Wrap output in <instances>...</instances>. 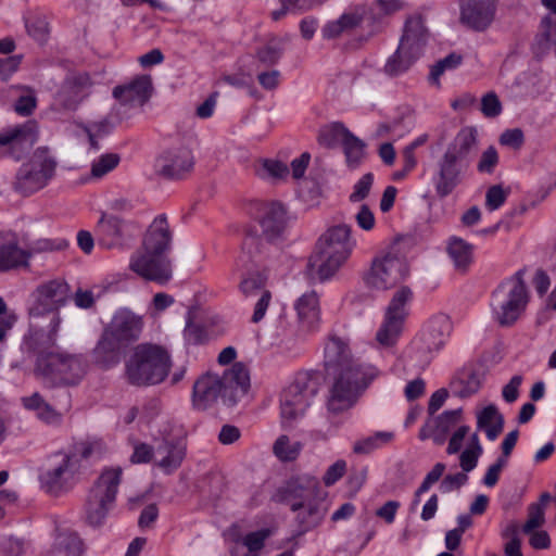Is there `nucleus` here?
Returning a JSON list of instances; mask_svg holds the SVG:
<instances>
[{"label":"nucleus","mask_w":556,"mask_h":556,"mask_svg":"<svg viewBox=\"0 0 556 556\" xmlns=\"http://www.w3.org/2000/svg\"><path fill=\"white\" fill-rule=\"evenodd\" d=\"M22 404L25 409L35 412L36 417L46 425L59 426L63 420L62 413L50 405L39 392L22 397Z\"/></svg>","instance_id":"30"},{"label":"nucleus","mask_w":556,"mask_h":556,"mask_svg":"<svg viewBox=\"0 0 556 556\" xmlns=\"http://www.w3.org/2000/svg\"><path fill=\"white\" fill-rule=\"evenodd\" d=\"M261 164L260 175L264 178L278 181L285 180L290 174L288 165L279 160L265 159Z\"/></svg>","instance_id":"43"},{"label":"nucleus","mask_w":556,"mask_h":556,"mask_svg":"<svg viewBox=\"0 0 556 556\" xmlns=\"http://www.w3.org/2000/svg\"><path fill=\"white\" fill-rule=\"evenodd\" d=\"M414 244V238L410 235H397L390 244V251L384 255V263H395L401 278H404L408 268L404 262V255Z\"/></svg>","instance_id":"33"},{"label":"nucleus","mask_w":556,"mask_h":556,"mask_svg":"<svg viewBox=\"0 0 556 556\" xmlns=\"http://www.w3.org/2000/svg\"><path fill=\"white\" fill-rule=\"evenodd\" d=\"M363 12L359 9H355L343 13L338 18V22L340 23L342 30L346 33L357 27L363 22Z\"/></svg>","instance_id":"61"},{"label":"nucleus","mask_w":556,"mask_h":556,"mask_svg":"<svg viewBox=\"0 0 556 556\" xmlns=\"http://www.w3.org/2000/svg\"><path fill=\"white\" fill-rule=\"evenodd\" d=\"M482 453L480 443H477V450H465L459 457L460 467L465 472H469L476 468L478 458Z\"/></svg>","instance_id":"63"},{"label":"nucleus","mask_w":556,"mask_h":556,"mask_svg":"<svg viewBox=\"0 0 556 556\" xmlns=\"http://www.w3.org/2000/svg\"><path fill=\"white\" fill-rule=\"evenodd\" d=\"M525 142L523 131L520 128L507 129L500 137V143L514 149H520Z\"/></svg>","instance_id":"59"},{"label":"nucleus","mask_w":556,"mask_h":556,"mask_svg":"<svg viewBox=\"0 0 556 556\" xmlns=\"http://www.w3.org/2000/svg\"><path fill=\"white\" fill-rule=\"evenodd\" d=\"M67 247H68V241L66 239L40 238V239L29 242L26 245L25 250H26V253L29 254V260H30L35 254L63 251Z\"/></svg>","instance_id":"41"},{"label":"nucleus","mask_w":556,"mask_h":556,"mask_svg":"<svg viewBox=\"0 0 556 556\" xmlns=\"http://www.w3.org/2000/svg\"><path fill=\"white\" fill-rule=\"evenodd\" d=\"M193 155L187 147H175L164 151L155 161L159 176L177 180L182 179L193 168Z\"/></svg>","instance_id":"15"},{"label":"nucleus","mask_w":556,"mask_h":556,"mask_svg":"<svg viewBox=\"0 0 556 556\" xmlns=\"http://www.w3.org/2000/svg\"><path fill=\"white\" fill-rule=\"evenodd\" d=\"M300 328L306 332L318 329L320 324L319 299L315 291L304 293L295 303Z\"/></svg>","instance_id":"24"},{"label":"nucleus","mask_w":556,"mask_h":556,"mask_svg":"<svg viewBox=\"0 0 556 556\" xmlns=\"http://www.w3.org/2000/svg\"><path fill=\"white\" fill-rule=\"evenodd\" d=\"M268 530L250 532L242 539V543L248 548V553L257 554V552H260L264 547L265 541L268 538Z\"/></svg>","instance_id":"52"},{"label":"nucleus","mask_w":556,"mask_h":556,"mask_svg":"<svg viewBox=\"0 0 556 556\" xmlns=\"http://www.w3.org/2000/svg\"><path fill=\"white\" fill-rule=\"evenodd\" d=\"M422 54V52L400 41L395 53L389 58L384 71L392 76L406 72Z\"/></svg>","instance_id":"32"},{"label":"nucleus","mask_w":556,"mask_h":556,"mask_svg":"<svg viewBox=\"0 0 556 556\" xmlns=\"http://www.w3.org/2000/svg\"><path fill=\"white\" fill-rule=\"evenodd\" d=\"M152 89L151 77L141 75L126 85L116 86L113 89V96L122 105L137 108L149 101Z\"/></svg>","instance_id":"21"},{"label":"nucleus","mask_w":556,"mask_h":556,"mask_svg":"<svg viewBox=\"0 0 556 556\" xmlns=\"http://www.w3.org/2000/svg\"><path fill=\"white\" fill-rule=\"evenodd\" d=\"M224 396V386L220 377L206 374L199 378L193 386V402L199 408H206Z\"/></svg>","instance_id":"27"},{"label":"nucleus","mask_w":556,"mask_h":556,"mask_svg":"<svg viewBox=\"0 0 556 556\" xmlns=\"http://www.w3.org/2000/svg\"><path fill=\"white\" fill-rule=\"evenodd\" d=\"M351 131L340 122H334L320 128L318 143L325 148L332 149L346 140Z\"/></svg>","instance_id":"38"},{"label":"nucleus","mask_w":556,"mask_h":556,"mask_svg":"<svg viewBox=\"0 0 556 556\" xmlns=\"http://www.w3.org/2000/svg\"><path fill=\"white\" fill-rule=\"evenodd\" d=\"M523 275L525 270L519 269L493 292L492 307L495 319L501 326L515 324L528 305L529 293Z\"/></svg>","instance_id":"9"},{"label":"nucleus","mask_w":556,"mask_h":556,"mask_svg":"<svg viewBox=\"0 0 556 556\" xmlns=\"http://www.w3.org/2000/svg\"><path fill=\"white\" fill-rule=\"evenodd\" d=\"M472 245L467 241L453 237L448 241L447 253L457 269L465 270L472 262Z\"/></svg>","instance_id":"39"},{"label":"nucleus","mask_w":556,"mask_h":556,"mask_svg":"<svg viewBox=\"0 0 556 556\" xmlns=\"http://www.w3.org/2000/svg\"><path fill=\"white\" fill-rule=\"evenodd\" d=\"M429 38V30L425 25V18L419 13L409 15L404 24L401 42L424 52Z\"/></svg>","instance_id":"29"},{"label":"nucleus","mask_w":556,"mask_h":556,"mask_svg":"<svg viewBox=\"0 0 556 556\" xmlns=\"http://www.w3.org/2000/svg\"><path fill=\"white\" fill-rule=\"evenodd\" d=\"M258 224L262 228L261 240L268 252V243L279 239L287 225L286 208L278 202L265 203L260 208Z\"/></svg>","instance_id":"19"},{"label":"nucleus","mask_w":556,"mask_h":556,"mask_svg":"<svg viewBox=\"0 0 556 556\" xmlns=\"http://www.w3.org/2000/svg\"><path fill=\"white\" fill-rule=\"evenodd\" d=\"M493 15V0H466L462 8V21L476 30L485 29Z\"/></svg>","instance_id":"23"},{"label":"nucleus","mask_w":556,"mask_h":556,"mask_svg":"<svg viewBox=\"0 0 556 556\" xmlns=\"http://www.w3.org/2000/svg\"><path fill=\"white\" fill-rule=\"evenodd\" d=\"M153 448L149 444L139 443L135 445L134 453L130 456L132 464H146L152 459Z\"/></svg>","instance_id":"64"},{"label":"nucleus","mask_w":556,"mask_h":556,"mask_svg":"<svg viewBox=\"0 0 556 556\" xmlns=\"http://www.w3.org/2000/svg\"><path fill=\"white\" fill-rule=\"evenodd\" d=\"M544 523V506L543 504H532L529 506L528 520L523 526L526 533L532 532L534 529Z\"/></svg>","instance_id":"55"},{"label":"nucleus","mask_w":556,"mask_h":556,"mask_svg":"<svg viewBox=\"0 0 556 556\" xmlns=\"http://www.w3.org/2000/svg\"><path fill=\"white\" fill-rule=\"evenodd\" d=\"M170 242L167 218L159 215L147 229L141 249L131 256L130 269L147 280L167 282L172 277L170 261L166 255Z\"/></svg>","instance_id":"2"},{"label":"nucleus","mask_w":556,"mask_h":556,"mask_svg":"<svg viewBox=\"0 0 556 556\" xmlns=\"http://www.w3.org/2000/svg\"><path fill=\"white\" fill-rule=\"evenodd\" d=\"M382 441V433L377 432L375 435L358 440L353 445V452L358 455H367L379 448Z\"/></svg>","instance_id":"54"},{"label":"nucleus","mask_w":556,"mask_h":556,"mask_svg":"<svg viewBox=\"0 0 556 556\" xmlns=\"http://www.w3.org/2000/svg\"><path fill=\"white\" fill-rule=\"evenodd\" d=\"M26 29L38 42H45L49 35V24L45 16L33 15L26 20Z\"/></svg>","instance_id":"45"},{"label":"nucleus","mask_w":556,"mask_h":556,"mask_svg":"<svg viewBox=\"0 0 556 556\" xmlns=\"http://www.w3.org/2000/svg\"><path fill=\"white\" fill-rule=\"evenodd\" d=\"M143 325L142 316L127 308L118 309L92 350L94 363L103 369L118 365L124 350L140 338Z\"/></svg>","instance_id":"3"},{"label":"nucleus","mask_w":556,"mask_h":556,"mask_svg":"<svg viewBox=\"0 0 556 556\" xmlns=\"http://www.w3.org/2000/svg\"><path fill=\"white\" fill-rule=\"evenodd\" d=\"M129 223L123 218L102 213L97 223L96 233L99 245L105 249L122 248L125 244L128 235Z\"/></svg>","instance_id":"20"},{"label":"nucleus","mask_w":556,"mask_h":556,"mask_svg":"<svg viewBox=\"0 0 556 556\" xmlns=\"http://www.w3.org/2000/svg\"><path fill=\"white\" fill-rule=\"evenodd\" d=\"M56 165L49 149H36L30 159L18 168L14 189L24 195L41 190L53 178Z\"/></svg>","instance_id":"11"},{"label":"nucleus","mask_w":556,"mask_h":556,"mask_svg":"<svg viewBox=\"0 0 556 556\" xmlns=\"http://www.w3.org/2000/svg\"><path fill=\"white\" fill-rule=\"evenodd\" d=\"M460 160L453 154H443L439 163V178L435 185L437 193L440 197H446L460 181L462 165Z\"/></svg>","instance_id":"25"},{"label":"nucleus","mask_w":556,"mask_h":556,"mask_svg":"<svg viewBox=\"0 0 556 556\" xmlns=\"http://www.w3.org/2000/svg\"><path fill=\"white\" fill-rule=\"evenodd\" d=\"M509 194L501 185L491 186L485 194V206L489 211H495L501 207Z\"/></svg>","instance_id":"51"},{"label":"nucleus","mask_w":556,"mask_h":556,"mask_svg":"<svg viewBox=\"0 0 556 556\" xmlns=\"http://www.w3.org/2000/svg\"><path fill=\"white\" fill-rule=\"evenodd\" d=\"M38 139V126L35 121L8 127L0 131V147L8 148L9 154L20 160Z\"/></svg>","instance_id":"16"},{"label":"nucleus","mask_w":556,"mask_h":556,"mask_svg":"<svg viewBox=\"0 0 556 556\" xmlns=\"http://www.w3.org/2000/svg\"><path fill=\"white\" fill-rule=\"evenodd\" d=\"M295 513H298L295 519L303 532L316 528L325 517V510L318 496L303 504L302 508Z\"/></svg>","instance_id":"34"},{"label":"nucleus","mask_w":556,"mask_h":556,"mask_svg":"<svg viewBox=\"0 0 556 556\" xmlns=\"http://www.w3.org/2000/svg\"><path fill=\"white\" fill-rule=\"evenodd\" d=\"M265 245L258 235L248 231L242 241L241 251L236 260L235 268L241 274L240 290L251 295L263 290L266 277L261 273L266 261Z\"/></svg>","instance_id":"8"},{"label":"nucleus","mask_w":556,"mask_h":556,"mask_svg":"<svg viewBox=\"0 0 556 556\" xmlns=\"http://www.w3.org/2000/svg\"><path fill=\"white\" fill-rule=\"evenodd\" d=\"M462 55L451 53L442 60H439L432 67L429 75L430 81L440 85L439 78L446 70L456 68L462 63Z\"/></svg>","instance_id":"47"},{"label":"nucleus","mask_w":556,"mask_h":556,"mask_svg":"<svg viewBox=\"0 0 556 556\" xmlns=\"http://www.w3.org/2000/svg\"><path fill=\"white\" fill-rule=\"evenodd\" d=\"M318 390L319 375L316 371H300L295 375L280 395L281 426L285 429L292 428L305 415Z\"/></svg>","instance_id":"7"},{"label":"nucleus","mask_w":556,"mask_h":556,"mask_svg":"<svg viewBox=\"0 0 556 556\" xmlns=\"http://www.w3.org/2000/svg\"><path fill=\"white\" fill-rule=\"evenodd\" d=\"M318 481L312 477L291 479L278 490L279 502L290 506L292 511L302 508L303 504L318 496Z\"/></svg>","instance_id":"18"},{"label":"nucleus","mask_w":556,"mask_h":556,"mask_svg":"<svg viewBox=\"0 0 556 556\" xmlns=\"http://www.w3.org/2000/svg\"><path fill=\"white\" fill-rule=\"evenodd\" d=\"M364 285L368 289H379L382 283V258L376 255L370 264V267L363 274Z\"/></svg>","instance_id":"48"},{"label":"nucleus","mask_w":556,"mask_h":556,"mask_svg":"<svg viewBox=\"0 0 556 556\" xmlns=\"http://www.w3.org/2000/svg\"><path fill=\"white\" fill-rule=\"evenodd\" d=\"M374 181L372 174H365L354 186L353 192L350 194L351 202L363 201L369 193Z\"/></svg>","instance_id":"56"},{"label":"nucleus","mask_w":556,"mask_h":556,"mask_svg":"<svg viewBox=\"0 0 556 556\" xmlns=\"http://www.w3.org/2000/svg\"><path fill=\"white\" fill-rule=\"evenodd\" d=\"M122 475L121 467H109L103 469L96 480L85 504V517L88 525L98 527L103 523L115 502Z\"/></svg>","instance_id":"10"},{"label":"nucleus","mask_w":556,"mask_h":556,"mask_svg":"<svg viewBox=\"0 0 556 556\" xmlns=\"http://www.w3.org/2000/svg\"><path fill=\"white\" fill-rule=\"evenodd\" d=\"M352 229L342 224L328 228L317 240L307 269L319 281L332 278L351 256L356 245Z\"/></svg>","instance_id":"4"},{"label":"nucleus","mask_w":556,"mask_h":556,"mask_svg":"<svg viewBox=\"0 0 556 556\" xmlns=\"http://www.w3.org/2000/svg\"><path fill=\"white\" fill-rule=\"evenodd\" d=\"M224 386V396H229L232 403L243 396L250 387L248 368L242 363H235L230 369L220 377Z\"/></svg>","instance_id":"26"},{"label":"nucleus","mask_w":556,"mask_h":556,"mask_svg":"<svg viewBox=\"0 0 556 556\" xmlns=\"http://www.w3.org/2000/svg\"><path fill=\"white\" fill-rule=\"evenodd\" d=\"M302 450L300 442L290 443L288 435H280L274 443L273 452L282 462L294 460Z\"/></svg>","instance_id":"42"},{"label":"nucleus","mask_w":556,"mask_h":556,"mask_svg":"<svg viewBox=\"0 0 556 556\" xmlns=\"http://www.w3.org/2000/svg\"><path fill=\"white\" fill-rule=\"evenodd\" d=\"M498 163V154L494 147H489L483 153L478 162L477 169L480 173H493L494 168Z\"/></svg>","instance_id":"57"},{"label":"nucleus","mask_w":556,"mask_h":556,"mask_svg":"<svg viewBox=\"0 0 556 556\" xmlns=\"http://www.w3.org/2000/svg\"><path fill=\"white\" fill-rule=\"evenodd\" d=\"M72 476V456L58 452L49 458L48 466L41 471L39 480L46 492L59 494Z\"/></svg>","instance_id":"17"},{"label":"nucleus","mask_w":556,"mask_h":556,"mask_svg":"<svg viewBox=\"0 0 556 556\" xmlns=\"http://www.w3.org/2000/svg\"><path fill=\"white\" fill-rule=\"evenodd\" d=\"M413 298V291L407 286L399 288L390 299L384 313V349H393L405 328L408 316L407 303Z\"/></svg>","instance_id":"14"},{"label":"nucleus","mask_w":556,"mask_h":556,"mask_svg":"<svg viewBox=\"0 0 556 556\" xmlns=\"http://www.w3.org/2000/svg\"><path fill=\"white\" fill-rule=\"evenodd\" d=\"M172 367L166 349L153 343H140L125 363V379L131 386L146 387L163 382Z\"/></svg>","instance_id":"5"},{"label":"nucleus","mask_w":556,"mask_h":556,"mask_svg":"<svg viewBox=\"0 0 556 556\" xmlns=\"http://www.w3.org/2000/svg\"><path fill=\"white\" fill-rule=\"evenodd\" d=\"M87 371L81 355L66 352L38 351L35 376L48 387L76 386Z\"/></svg>","instance_id":"6"},{"label":"nucleus","mask_w":556,"mask_h":556,"mask_svg":"<svg viewBox=\"0 0 556 556\" xmlns=\"http://www.w3.org/2000/svg\"><path fill=\"white\" fill-rule=\"evenodd\" d=\"M118 163L119 156L117 154H103L92 163L90 174L93 178H102L104 175L113 170Z\"/></svg>","instance_id":"46"},{"label":"nucleus","mask_w":556,"mask_h":556,"mask_svg":"<svg viewBox=\"0 0 556 556\" xmlns=\"http://www.w3.org/2000/svg\"><path fill=\"white\" fill-rule=\"evenodd\" d=\"M450 329V320L446 316L432 318L426 329L419 336V340L428 352L438 351L444 343L445 333Z\"/></svg>","instance_id":"31"},{"label":"nucleus","mask_w":556,"mask_h":556,"mask_svg":"<svg viewBox=\"0 0 556 556\" xmlns=\"http://www.w3.org/2000/svg\"><path fill=\"white\" fill-rule=\"evenodd\" d=\"M477 143V130L473 127L462 128L446 149L458 160H464Z\"/></svg>","instance_id":"35"},{"label":"nucleus","mask_w":556,"mask_h":556,"mask_svg":"<svg viewBox=\"0 0 556 556\" xmlns=\"http://www.w3.org/2000/svg\"><path fill=\"white\" fill-rule=\"evenodd\" d=\"M184 337L189 344L194 345L202 344L207 339L205 327L194 323L190 316L184 330Z\"/></svg>","instance_id":"49"},{"label":"nucleus","mask_w":556,"mask_h":556,"mask_svg":"<svg viewBox=\"0 0 556 556\" xmlns=\"http://www.w3.org/2000/svg\"><path fill=\"white\" fill-rule=\"evenodd\" d=\"M478 427L486 432L490 440H495L502 432L504 426L503 416L498 413L494 405L483 408L478 415Z\"/></svg>","instance_id":"37"},{"label":"nucleus","mask_w":556,"mask_h":556,"mask_svg":"<svg viewBox=\"0 0 556 556\" xmlns=\"http://www.w3.org/2000/svg\"><path fill=\"white\" fill-rule=\"evenodd\" d=\"M325 381L328 387L327 408L339 414L351 408L361 394L378 377V368L356 357L350 342L329 336L324 349Z\"/></svg>","instance_id":"1"},{"label":"nucleus","mask_w":556,"mask_h":556,"mask_svg":"<svg viewBox=\"0 0 556 556\" xmlns=\"http://www.w3.org/2000/svg\"><path fill=\"white\" fill-rule=\"evenodd\" d=\"M481 386L479 376L472 370H463L451 382V388L455 395L468 397L475 394Z\"/></svg>","instance_id":"40"},{"label":"nucleus","mask_w":556,"mask_h":556,"mask_svg":"<svg viewBox=\"0 0 556 556\" xmlns=\"http://www.w3.org/2000/svg\"><path fill=\"white\" fill-rule=\"evenodd\" d=\"M92 80L86 72L68 73L53 94L51 110L58 113L75 112L90 96Z\"/></svg>","instance_id":"13"},{"label":"nucleus","mask_w":556,"mask_h":556,"mask_svg":"<svg viewBox=\"0 0 556 556\" xmlns=\"http://www.w3.org/2000/svg\"><path fill=\"white\" fill-rule=\"evenodd\" d=\"M462 419V409L445 410L435 419V429L442 434L447 433Z\"/></svg>","instance_id":"50"},{"label":"nucleus","mask_w":556,"mask_h":556,"mask_svg":"<svg viewBox=\"0 0 556 556\" xmlns=\"http://www.w3.org/2000/svg\"><path fill=\"white\" fill-rule=\"evenodd\" d=\"M68 294L70 287L62 280L41 283L34 292V303L29 307V316L36 318L53 314L49 332V340L52 342L61 323L59 309L66 304Z\"/></svg>","instance_id":"12"},{"label":"nucleus","mask_w":556,"mask_h":556,"mask_svg":"<svg viewBox=\"0 0 556 556\" xmlns=\"http://www.w3.org/2000/svg\"><path fill=\"white\" fill-rule=\"evenodd\" d=\"M281 48L273 45H267L257 51V59L263 64L270 66L276 64L281 58Z\"/></svg>","instance_id":"58"},{"label":"nucleus","mask_w":556,"mask_h":556,"mask_svg":"<svg viewBox=\"0 0 556 556\" xmlns=\"http://www.w3.org/2000/svg\"><path fill=\"white\" fill-rule=\"evenodd\" d=\"M346 470V463L343 459L337 460L332 464L324 475L323 481L325 485L330 486L340 480Z\"/></svg>","instance_id":"62"},{"label":"nucleus","mask_w":556,"mask_h":556,"mask_svg":"<svg viewBox=\"0 0 556 556\" xmlns=\"http://www.w3.org/2000/svg\"><path fill=\"white\" fill-rule=\"evenodd\" d=\"M156 466L169 475L180 467L186 456V444L181 440H164L156 447Z\"/></svg>","instance_id":"28"},{"label":"nucleus","mask_w":556,"mask_h":556,"mask_svg":"<svg viewBox=\"0 0 556 556\" xmlns=\"http://www.w3.org/2000/svg\"><path fill=\"white\" fill-rule=\"evenodd\" d=\"M481 112L485 117L493 118L501 114L502 103L494 92H488L481 99Z\"/></svg>","instance_id":"53"},{"label":"nucleus","mask_w":556,"mask_h":556,"mask_svg":"<svg viewBox=\"0 0 556 556\" xmlns=\"http://www.w3.org/2000/svg\"><path fill=\"white\" fill-rule=\"evenodd\" d=\"M22 56L12 55L0 59V79L8 80L13 73L17 71L21 65Z\"/></svg>","instance_id":"60"},{"label":"nucleus","mask_w":556,"mask_h":556,"mask_svg":"<svg viewBox=\"0 0 556 556\" xmlns=\"http://www.w3.org/2000/svg\"><path fill=\"white\" fill-rule=\"evenodd\" d=\"M346 162L350 166L355 167L359 164L364 155V143L356 138L352 132L342 143Z\"/></svg>","instance_id":"44"},{"label":"nucleus","mask_w":556,"mask_h":556,"mask_svg":"<svg viewBox=\"0 0 556 556\" xmlns=\"http://www.w3.org/2000/svg\"><path fill=\"white\" fill-rule=\"evenodd\" d=\"M84 544L80 538L73 532H62L55 538L52 556H80Z\"/></svg>","instance_id":"36"},{"label":"nucleus","mask_w":556,"mask_h":556,"mask_svg":"<svg viewBox=\"0 0 556 556\" xmlns=\"http://www.w3.org/2000/svg\"><path fill=\"white\" fill-rule=\"evenodd\" d=\"M29 267V254L20 247L15 232L0 233V270Z\"/></svg>","instance_id":"22"}]
</instances>
